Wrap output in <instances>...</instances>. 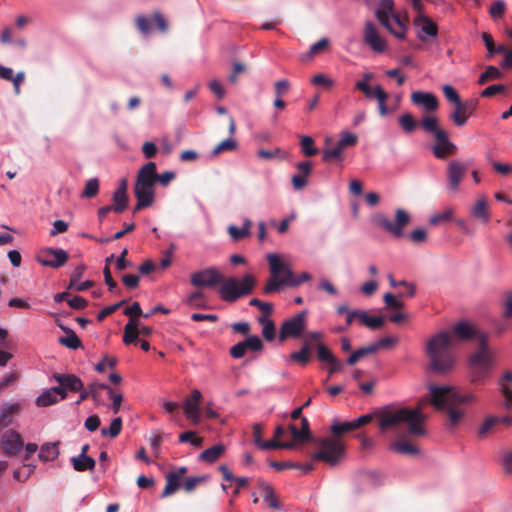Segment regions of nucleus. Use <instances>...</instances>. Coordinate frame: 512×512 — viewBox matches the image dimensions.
I'll list each match as a JSON object with an SVG mask.
<instances>
[{
	"instance_id": "44",
	"label": "nucleus",
	"mask_w": 512,
	"mask_h": 512,
	"mask_svg": "<svg viewBox=\"0 0 512 512\" xmlns=\"http://www.w3.org/2000/svg\"><path fill=\"white\" fill-rule=\"evenodd\" d=\"M300 146L302 153L308 157L318 153V149L314 146V139L311 136H301Z\"/></svg>"
},
{
	"instance_id": "22",
	"label": "nucleus",
	"mask_w": 512,
	"mask_h": 512,
	"mask_svg": "<svg viewBox=\"0 0 512 512\" xmlns=\"http://www.w3.org/2000/svg\"><path fill=\"white\" fill-rule=\"evenodd\" d=\"M299 171L298 174L292 176V185L294 189L301 190L307 185V177L312 171V163L310 161H302L296 164Z\"/></svg>"
},
{
	"instance_id": "61",
	"label": "nucleus",
	"mask_w": 512,
	"mask_h": 512,
	"mask_svg": "<svg viewBox=\"0 0 512 512\" xmlns=\"http://www.w3.org/2000/svg\"><path fill=\"white\" fill-rule=\"evenodd\" d=\"M127 301L126 300H122L116 304H113V305H110V306H107L105 307L104 309H102L98 315H97V320L99 322L103 321L106 317H108L109 315L113 314L115 311H117L124 303H126Z\"/></svg>"
},
{
	"instance_id": "5",
	"label": "nucleus",
	"mask_w": 512,
	"mask_h": 512,
	"mask_svg": "<svg viewBox=\"0 0 512 512\" xmlns=\"http://www.w3.org/2000/svg\"><path fill=\"white\" fill-rule=\"evenodd\" d=\"M453 343V335L449 332H440L427 342L426 354L434 372L446 373L452 368L454 363L451 351Z\"/></svg>"
},
{
	"instance_id": "42",
	"label": "nucleus",
	"mask_w": 512,
	"mask_h": 512,
	"mask_svg": "<svg viewBox=\"0 0 512 512\" xmlns=\"http://www.w3.org/2000/svg\"><path fill=\"white\" fill-rule=\"evenodd\" d=\"M261 449L269 450V449H294L295 442H280L278 439L273 438L269 441H263L260 445Z\"/></svg>"
},
{
	"instance_id": "54",
	"label": "nucleus",
	"mask_w": 512,
	"mask_h": 512,
	"mask_svg": "<svg viewBox=\"0 0 512 512\" xmlns=\"http://www.w3.org/2000/svg\"><path fill=\"white\" fill-rule=\"evenodd\" d=\"M499 391L504 397L503 406L507 410L512 409V389L510 387V384H502L498 383Z\"/></svg>"
},
{
	"instance_id": "45",
	"label": "nucleus",
	"mask_w": 512,
	"mask_h": 512,
	"mask_svg": "<svg viewBox=\"0 0 512 512\" xmlns=\"http://www.w3.org/2000/svg\"><path fill=\"white\" fill-rule=\"evenodd\" d=\"M419 21L422 22L421 31L423 33L431 37H435L437 35L438 27L432 20L424 16H419L416 19V23H418Z\"/></svg>"
},
{
	"instance_id": "63",
	"label": "nucleus",
	"mask_w": 512,
	"mask_h": 512,
	"mask_svg": "<svg viewBox=\"0 0 512 512\" xmlns=\"http://www.w3.org/2000/svg\"><path fill=\"white\" fill-rule=\"evenodd\" d=\"M384 303L386 304L387 308L400 310L403 308L404 303L399 301L393 294L386 293L383 297Z\"/></svg>"
},
{
	"instance_id": "38",
	"label": "nucleus",
	"mask_w": 512,
	"mask_h": 512,
	"mask_svg": "<svg viewBox=\"0 0 512 512\" xmlns=\"http://www.w3.org/2000/svg\"><path fill=\"white\" fill-rule=\"evenodd\" d=\"M88 389H89V395L90 397L94 400V402H96L97 404H100L101 403V399H100V393L102 390H106L108 395H112V388L109 387L107 384H103V383H91L89 386H88Z\"/></svg>"
},
{
	"instance_id": "24",
	"label": "nucleus",
	"mask_w": 512,
	"mask_h": 512,
	"mask_svg": "<svg viewBox=\"0 0 512 512\" xmlns=\"http://www.w3.org/2000/svg\"><path fill=\"white\" fill-rule=\"evenodd\" d=\"M453 334L460 340H469L472 338H477L479 340V337L482 335L481 333H478L473 325L465 321H460L455 324Z\"/></svg>"
},
{
	"instance_id": "17",
	"label": "nucleus",
	"mask_w": 512,
	"mask_h": 512,
	"mask_svg": "<svg viewBox=\"0 0 512 512\" xmlns=\"http://www.w3.org/2000/svg\"><path fill=\"white\" fill-rule=\"evenodd\" d=\"M0 444L6 455L13 456L22 449L23 441L17 432L9 430L3 434Z\"/></svg>"
},
{
	"instance_id": "39",
	"label": "nucleus",
	"mask_w": 512,
	"mask_h": 512,
	"mask_svg": "<svg viewBox=\"0 0 512 512\" xmlns=\"http://www.w3.org/2000/svg\"><path fill=\"white\" fill-rule=\"evenodd\" d=\"M59 343L67 348L76 350L81 347V340L73 330H68L66 336L59 338Z\"/></svg>"
},
{
	"instance_id": "37",
	"label": "nucleus",
	"mask_w": 512,
	"mask_h": 512,
	"mask_svg": "<svg viewBox=\"0 0 512 512\" xmlns=\"http://www.w3.org/2000/svg\"><path fill=\"white\" fill-rule=\"evenodd\" d=\"M113 200V211L115 213H122L124 212L128 207V195L127 193H119L115 191L112 196Z\"/></svg>"
},
{
	"instance_id": "14",
	"label": "nucleus",
	"mask_w": 512,
	"mask_h": 512,
	"mask_svg": "<svg viewBox=\"0 0 512 512\" xmlns=\"http://www.w3.org/2000/svg\"><path fill=\"white\" fill-rule=\"evenodd\" d=\"M467 171V165L458 161L452 160L447 167L448 176V189L453 193H456L459 189V185Z\"/></svg>"
},
{
	"instance_id": "49",
	"label": "nucleus",
	"mask_w": 512,
	"mask_h": 512,
	"mask_svg": "<svg viewBox=\"0 0 512 512\" xmlns=\"http://www.w3.org/2000/svg\"><path fill=\"white\" fill-rule=\"evenodd\" d=\"M121 429H122V419L120 417H117L112 420L108 429H106V428L101 429V434H102V436H109L111 438H115L120 434Z\"/></svg>"
},
{
	"instance_id": "58",
	"label": "nucleus",
	"mask_w": 512,
	"mask_h": 512,
	"mask_svg": "<svg viewBox=\"0 0 512 512\" xmlns=\"http://www.w3.org/2000/svg\"><path fill=\"white\" fill-rule=\"evenodd\" d=\"M357 142H358V137L356 134L351 133V132H343L341 134L340 140L338 141V144L340 145V147L345 149L346 147L356 145Z\"/></svg>"
},
{
	"instance_id": "43",
	"label": "nucleus",
	"mask_w": 512,
	"mask_h": 512,
	"mask_svg": "<svg viewBox=\"0 0 512 512\" xmlns=\"http://www.w3.org/2000/svg\"><path fill=\"white\" fill-rule=\"evenodd\" d=\"M469 116L460 106V102L455 105L453 112L450 114V119L454 122V124L458 127H462L466 124Z\"/></svg>"
},
{
	"instance_id": "8",
	"label": "nucleus",
	"mask_w": 512,
	"mask_h": 512,
	"mask_svg": "<svg viewBox=\"0 0 512 512\" xmlns=\"http://www.w3.org/2000/svg\"><path fill=\"white\" fill-rule=\"evenodd\" d=\"M307 326V311L303 310L286 319L280 326L279 340L281 342L290 338H299L302 336Z\"/></svg>"
},
{
	"instance_id": "57",
	"label": "nucleus",
	"mask_w": 512,
	"mask_h": 512,
	"mask_svg": "<svg viewBox=\"0 0 512 512\" xmlns=\"http://www.w3.org/2000/svg\"><path fill=\"white\" fill-rule=\"evenodd\" d=\"M245 347H246V350H251V351H261L263 349V342L262 340L256 336V335H253V336H249L247 337L244 341H243Z\"/></svg>"
},
{
	"instance_id": "15",
	"label": "nucleus",
	"mask_w": 512,
	"mask_h": 512,
	"mask_svg": "<svg viewBox=\"0 0 512 512\" xmlns=\"http://www.w3.org/2000/svg\"><path fill=\"white\" fill-rule=\"evenodd\" d=\"M399 430L402 433V436L400 437L397 434V432L394 431V433L399 438V440H397V441H395V442H393L391 444V446H390L391 449L394 450L397 453H400V454H407V455H416V454H418L419 453V448L416 445H414L412 442L406 440V438L408 436L415 437L416 435L409 434L408 427L405 424H403L399 428Z\"/></svg>"
},
{
	"instance_id": "2",
	"label": "nucleus",
	"mask_w": 512,
	"mask_h": 512,
	"mask_svg": "<svg viewBox=\"0 0 512 512\" xmlns=\"http://www.w3.org/2000/svg\"><path fill=\"white\" fill-rule=\"evenodd\" d=\"M190 283L197 288H214L220 285L218 293L221 299L233 303L252 293L256 279L252 274H246L240 280L235 277L227 278L217 267H208L194 272Z\"/></svg>"
},
{
	"instance_id": "31",
	"label": "nucleus",
	"mask_w": 512,
	"mask_h": 512,
	"mask_svg": "<svg viewBox=\"0 0 512 512\" xmlns=\"http://www.w3.org/2000/svg\"><path fill=\"white\" fill-rule=\"evenodd\" d=\"M59 442L54 443H45L41 446L40 452H39V458L42 461H53L55 460L59 455V449H58Z\"/></svg>"
},
{
	"instance_id": "25",
	"label": "nucleus",
	"mask_w": 512,
	"mask_h": 512,
	"mask_svg": "<svg viewBox=\"0 0 512 512\" xmlns=\"http://www.w3.org/2000/svg\"><path fill=\"white\" fill-rule=\"evenodd\" d=\"M394 12V1L393 0H380L379 6L375 11V16L382 26H388L390 17Z\"/></svg>"
},
{
	"instance_id": "50",
	"label": "nucleus",
	"mask_w": 512,
	"mask_h": 512,
	"mask_svg": "<svg viewBox=\"0 0 512 512\" xmlns=\"http://www.w3.org/2000/svg\"><path fill=\"white\" fill-rule=\"evenodd\" d=\"M99 192V180L97 178L89 179L85 187L82 191L81 197L83 198H93Z\"/></svg>"
},
{
	"instance_id": "11",
	"label": "nucleus",
	"mask_w": 512,
	"mask_h": 512,
	"mask_svg": "<svg viewBox=\"0 0 512 512\" xmlns=\"http://www.w3.org/2000/svg\"><path fill=\"white\" fill-rule=\"evenodd\" d=\"M363 41L374 52L383 53L387 49L385 39L379 34L377 27L371 21L365 22Z\"/></svg>"
},
{
	"instance_id": "7",
	"label": "nucleus",
	"mask_w": 512,
	"mask_h": 512,
	"mask_svg": "<svg viewBox=\"0 0 512 512\" xmlns=\"http://www.w3.org/2000/svg\"><path fill=\"white\" fill-rule=\"evenodd\" d=\"M267 260L270 267V279L264 286L265 294H272L280 289L281 286H288V282H285V269L286 264L283 263L277 254H269Z\"/></svg>"
},
{
	"instance_id": "48",
	"label": "nucleus",
	"mask_w": 512,
	"mask_h": 512,
	"mask_svg": "<svg viewBox=\"0 0 512 512\" xmlns=\"http://www.w3.org/2000/svg\"><path fill=\"white\" fill-rule=\"evenodd\" d=\"M343 150L344 149L340 147L338 143L332 148L324 149L322 153V160L324 162H330L332 160H341Z\"/></svg>"
},
{
	"instance_id": "1",
	"label": "nucleus",
	"mask_w": 512,
	"mask_h": 512,
	"mask_svg": "<svg viewBox=\"0 0 512 512\" xmlns=\"http://www.w3.org/2000/svg\"><path fill=\"white\" fill-rule=\"evenodd\" d=\"M425 403V400H421L414 408L386 406L374 413L365 414L353 420L354 426L357 430L371 423L372 420L376 418L378 419L379 429L382 433L393 430L401 437L402 433L399 428L405 424L408 427L409 434L424 435L425 429L423 428V423L426 420V415L423 414L422 409Z\"/></svg>"
},
{
	"instance_id": "29",
	"label": "nucleus",
	"mask_w": 512,
	"mask_h": 512,
	"mask_svg": "<svg viewBox=\"0 0 512 512\" xmlns=\"http://www.w3.org/2000/svg\"><path fill=\"white\" fill-rule=\"evenodd\" d=\"M310 351L311 346L308 340H304L302 348L299 351L290 354V360L305 366L311 360Z\"/></svg>"
},
{
	"instance_id": "23",
	"label": "nucleus",
	"mask_w": 512,
	"mask_h": 512,
	"mask_svg": "<svg viewBox=\"0 0 512 512\" xmlns=\"http://www.w3.org/2000/svg\"><path fill=\"white\" fill-rule=\"evenodd\" d=\"M53 378L64 387L66 392H78L83 388V382L74 374H54Z\"/></svg>"
},
{
	"instance_id": "51",
	"label": "nucleus",
	"mask_w": 512,
	"mask_h": 512,
	"mask_svg": "<svg viewBox=\"0 0 512 512\" xmlns=\"http://www.w3.org/2000/svg\"><path fill=\"white\" fill-rule=\"evenodd\" d=\"M453 217V209L452 208H447L445 209L444 211L442 212H438V213H435L433 214L430 219H429V222L431 225H439L441 223H444V222H447L449 220H451Z\"/></svg>"
},
{
	"instance_id": "9",
	"label": "nucleus",
	"mask_w": 512,
	"mask_h": 512,
	"mask_svg": "<svg viewBox=\"0 0 512 512\" xmlns=\"http://www.w3.org/2000/svg\"><path fill=\"white\" fill-rule=\"evenodd\" d=\"M410 222L409 214L403 209H397L395 213V222L391 221L383 215L375 218V223L389 232L393 236L399 238L403 236V228Z\"/></svg>"
},
{
	"instance_id": "19",
	"label": "nucleus",
	"mask_w": 512,
	"mask_h": 512,
	"mask_svg": "<svg viewBox=\"0 0 512 512\" xmlns=\"http://www.w3.org/2000/svg\"><path fill=\"white\" fill-rule=\"evenodd\" d=\"M411 101L414 105L422 106L427 112L438 109L437 97L430 92L415 91L411 94Z\"/></svg>"
},
{
	"instance_id": "16",
	"label": "nucleus",
	"mask_w": 512,
	"mask_h": 512,
	"mask_svg": "<svg viewBox=\"0 0 512 512\" xmlns=\"http://www.w3.org/2000/svg\"><path fill=\"white\" fill-rule=\"evenodd\" d=\"M68 254L63 249L48 248L43 252V258L39 262L43 266L59 268L68 261Z\"/></svg>"
},
{
	"instance_id": "59",
	"label": "nucleus",
	"mask_w": 512,
	"mask_h": 512,
	"mask_svg": "<svg viewBox=\"0 0 512 512\" xmlns=\"http://www.w3.org/2000/svg\"><path fill=\"white\" fill-rule=\"evenodd\" d=\"M249 304L251 306L257 307L260 311L263 312V316H269L273 312V304L269 302H263L257 298H253L250 300Z\"/></svg>"
},
{
	"instance_id": "56",
	"label": "nucleus",
	"mask_w": 512,
	"mask_h": 512,
	"mask_svg": "<svg viewBox=\"0 0 512 512\" xmlns=\"http://www.w3.org/2000/svg\"><path fill=\"white\" fill-rule=\"evenodd\" d=\"M497 424H499L498 417L489 416L485 419L483 424L478 430L479 437L485 436L488 432H490Z\"/></svg>"
},
{
	"instance_id": "53",
	"label": "nucleus",
	"mask_w": 512,
	"mask_h": 512,
	"mask_svg": "<svg viewBox=\"0 0 512 512\" xmlns=\"http://www.w3.org/2000/svg\"><path fill=\"white\" fill-rule=\"evenodd\" d=\"M329 46V40L322 38L318 42L314 43L306 54L307 58H313L315 55L324 52Z\"/></svg>"
},
{
	"instance_id": "4",
	"label": "nucleus",
	"mask_w": 512,
	"mask_h": 512,
	"mask_svg": "<svg viewBox=\"0 0 512 512\" xmlns=\"http://www.w3.org/2000/svg\"><path fill=\"white\" fill-rule=\"evenodd\" d=\"M356 430L354 421L334 422L331 432L334 437H327L317 441L320 449L312 454L311 459L335 465L343 457L345 446L340 436Z\"/></svg>"
},
{
	"instance_id": "21",
	"label": "nucleus",
	"mask_w": 512,
	"mask_h": 512,
	"mask_svg": "<svg viewBox=\"0 0 512 512\" xmlns=\"http://www.w3.org/2000/svg\"><path fill=\"white\" fill-rule=\"evenodd\" d=\"M157 177V167L154 162H148L138 171L136 182L138 184L154 187Z\"/></svg>"
},
{
	"instance_id": "13",
	"label": "nucleus",
	"mask_w": 512,
	"mask_h": 512,
	"mask_svg": "<svg viewBox=\"0 0 512 512\" xmlns=\"http://www.w3.org/2000/svg\"><path fill=\"white\" fill-rule=\"evenodd\" d=\"M153 329L149 326L139 327V320L130 318L124 327L123 342L125 345L136 344L139 335L150 336Z\"/></svg>"
},
{
	"instance_id": "41",
	"label": "nucleus",
	"mask_w": 512,
	"mask_h": 512,
	"mask_svg": "<svg viewBox=\"0 0 512 512\" xmlns=\"http://www.w3.org/2000/svg\"><path fill=\"white\" fill-rule=\"evenodd\" d=\"M55 389H48L39 395L36 399V404L39 407H47L55 404L58 401L57 395L54 394Z\"/></svg>"
},
{
	"instance_id": "40",
	"label": "nucleus",
	"mask_w": 512,
	"mask_h": 512,
	"mask_svg": "<svg viewBox=\"0 0 512 512\" xmlns=\"http://www.w3.org/2000/svg\"><path fill=\"white\" fill-rule=\"evenodd\" d=\"M503 76L502 72L495 66H488L486 70L480 75L478 84L483 85L488 81L501 79Z\"/></svg>"
},
{
	"instance_id": "20",
	"label": "nucleus",
	"mask_w": 512,
	"mask_h": 512,
	"mask_svg": "<svg viewBox=\"0 0 512 512\" xmlns=\"http://www.w3.org/2000/svg\"><path fill=\"white\" fill-rule=\"evenodd\" d=\"M187 472L186 467H180L176 471H171L166 475V485L161 494L162 498L168 497L174 494L181 486V479Z\"/></svg>"
},
{
	"instance_id": "27",
	"label": "nucleus",
	"mask_w": 512,
	"mask_h": 512,
	"mask_svg": "<svg viewBox=\"0 0 512 512\" xmlns=\"http://www.w3.org/2000/svg\"><path fill=\"white\" fill-rule=\"evenodd\" d=\"M270 466L274 469L281 471L284 469H300L302 473H309L314 469L313 464L307 463V464H300L292 461H284V462H278V461H272L270 463Z\"/></svg>"
},
{
	"instance_id": "30",
	"label": "nucleus",
	"mask_w": 512,
	"mask_h": 512,
	"mask_svg": "<svg viewBox=\"0 0 512 512\" xmlns=\"http://www.w3.org/2000/svg\"><path fill=\"white\" fill-rule=\"evenodd\" d=\"M225 452V446L223 444H216L200 454V459L207 463H213L218 460Z\"/></svg>"
},
{
	"instance_id": "52",
	"label": "nucleus",
	"mask_w": 512,
	"mask_h": 512,
	"mask_svg": "<svg viewBox=\"0 0 512 512\" xmlns=\"http://www.w3.org/2000/svg\"><path fill=\"white\" fill-rule=\"evenodd\" d=\"M317 357L321 362H325L328 364H330L331 362H335L336 358L332 354L331 350L322 343L317 345Z\"/></svg>"
},
{
	"instance_id": "60",
	"label": "nucleus",
	"mask_w": 512,
	"mask_h": 512,
	"mask_svg": "<svg viewBox=\"0 0 512 512\" xmlns=\"http://www.w3.org/2000/svg\"><path fill=\"white\" fill-rule=\"evenodd\" d=\"M506 10V4L502 0H497L492 3L489 9V13L492 18H501Z\"/></svg>"
},
{
	"instance_id": "3",
	"label": "nucleus",
	"mask_w": 512,
	"mask_h": 512,
	"mask_svg": "<svg viewBox=\"0 0 512 512\" xmlns=\"http://www.w3.org/2000/svg\"><path fill=\"white\" fill-rule=\"evenodd\" d=\"M429 389L430 403L437 410H446L450 427H456L465 417L466 412L459 408L460 405L473 404L478 401L475 394L461 393L450 386L430 385Z\"/></svg>"
},
{
	"instance_id": "62",
	"label": "nucleus",
	"mask_w": 512,
	"mask_h": 512,
	"mask_svg": "<svg viewBox=\"0 0 512 512\" xmlns=\"http://www.w3.org/2000/svg\"><path fill=\"white\" fill-rule=\"evenodd\" d=\"M505 91L506 87L503 84L490 85L480 93V96L484 98H489L496 94L503 93Z\"/></svg>"
},
{
	"instance_id": "55",
	"label": "nucleus",
	"mask_w": 512,
	"mask_h": 512,
	"mask_svg": "<svg viewBox=\"0 0 512 512\" xmlns=\"http://www.w3.org/2000/svg\"><path fill=\"white\" fill-rule=\"evenodd\" d=\"M236 148H237V142L232 138H228V139L221 141L217 146H215L212 153H213V155H218L224 151H233Z\"/></svg>"
},
{
	"instance_id": "18",
	"label": "nucleus",
	"mask_w": 512,
	"mask_h": 512,
	"mask_svg": "<svg viewBox=\"0 0 512 512\" xmlns=\"http://www.w3.org/2000/svg\"><path fill=\"white\" fill-rule=\"evenodd\" d=\"M436 144L433 146V154L436 158L444 159L447 155L453 154L456 150V146L449 140L448 133L438 132Z\"/></svg>"
},
{
	"instance_id": "28",
	"label": "nucleus",
	"mask_w": 512,
	"mask_h": 512,
	"mask_svg": "<svg viewBox=\"0 0 512 512\" xmlns=\"http://www.w3.org/2000/svg\"><path fill=\"white\" fill-rule=\"evenodd\" d=\"M20 411L21 405L17 403L3 408L0 413V429L8 427L13 421V416L18 414Z\"/></svg>"
},
{
	"instance_id": "26",
	"label": "nucleus",
	"mask_w": 512,
	"mask_h": 512,
	"mask_svg": "<svg viewBox=\"0 0 512 512\" xmlns=\"http://www.w3.org/2000/svg\"><path fill=\"white\" fill-rule=\"evenodd\" d=\"M471 214L481 220L483 223H488L490 220V211L488 203L484 197L479 198L471 209Z\"/></svg>"
},
{
	"instance_id": "46",
	"label": "nucleus",
	"mask_w": 512,
	"mask_h": 512,
	"mask_svg": "<svg viewBox=\"0 0 512 512\" xmlns=\"http://www.w3.org/2000/svg\"><path fill=\"white\" fill-rule=\"evenodd\" d=\"M376 352V347H374L372 344L367 346V347H363V348H360V349H357L355 352H353L347 359V364L348 365H354L360 358L366 356V355H370V354H373Z\"/></svg>"
},
{
	"instance_id": "35",
	"label": "nucleus",
	"mask_w": 512,
	"mask_h": 512,
	"mask_svg": "<svg viewBox=\"0 0 512 512\" xmlns=\"http://www.w3.org/2000/svg\"><path fill=\"white\" fill-rule=\"evenodd\" d=\"M420 125L425 132L432 134L434 137H437L438 132L445 131L438 127V119L434 116H424Z\"/></svg>"
},
{
	"instance_id": "10",
	"label": "nucleus",
	"mask_w": 512,
	"mask_h": 512,
	"mask_svg": "<svg viewBox=\"0 0 512 512\" xmlns=\"http://www.w3.org/2000/svg\"><path fill=\"white\" fill-rule=\"evenodd\" d=\"M355 89L361 91L366 98H375L377 100L378 110L381 116H386L388 114V107L386 105L388 94L380 85L371 88L370 85H366L365 83H355Z\"/></svg>"
},
{
	"instance_id": "33",
	"label": "nucleus",
	"mask_w": 512,
	"mask_h": 512,
	"mask_svg": "<svg viewBox=\"0 0 512 512\" xmlns=\"http://www.w3.org/2000/svg\"><path fill=\"white\" fill-rule=\"evenodd\" d=\"M73 468L78 472L93 470L95 468V460L92 457H73L71 459Z\"/></svg>"
},
{
	"instance_id": "12",
	"label": "nucleus",
	"mask_w": 512,
	"mask_h": 512,
	"mask_svg": "<svg viewBox=\"0 0 512 512\" xmlns=\"http://www.w3.org/2000/svg\"><path fill=\"white\" fill-rule=\"evenodd\" d=\"M202 400V393L198 389L192 390L191 394L185 398L183 409L187 418L197 425L201 420L199 405Z\"/></svg>"
},
{
	"instance_id": "64",
	"label": "nucleus",
	"mask_w": 512,
	"mask_h": 512,
	"mask_svg": "<svg viewBox=\"0 0 512 512\" xmlns=\"http://www.w3.org/2000/svg\"><path fill=\"white\" fill-rule=\"evenodd\" d=\"M136 27L143 35H148L151 32L150 21L145 16L140 15L136 18Z\"/></svg>"
},
{
	"instance_id": "36",
	"label": "nucleus",
	"mask_w": 512,
	"mask_h": 512,
	"mask_svg": "<svg viewBox=\"0 0 512 512\" xmlns=\"http://www.w3.org/2000/svg\"><path fill=\"white\" fill-rule=\"evenodd\" d=\"M311 279V275L307 272H303L299 277H295L292 270L286 264L285 269V282H288V286H298Z\"/></svg>"
},
{
	"instance_id": "47",
	"label": "nucleus",
	"mask_w": 512,
	"mask_h": 512,
	"mask_svg": "<svg viewBox=\"0 0 512 512\" xmlns=\"http://www.w3.org/2000/svg\"><path fill=\"white\" fill-rule=\"evenodd\" d=\"M398 122L406 133H412L418 125L413 115L410 113L401 115L398 118Z\"/></svg>"
},
{
	"instance_id": "34",
	"label": "nucleus",
	"mask_w": 512,
	"mask_h": 512,
	"mask_svg": "<svg viewBox=\"0 0 512 512\" xmlns=\"http://www.w3.org/2000/svg\"><path fill=\"white\" fill-rule=\"evenodd\" d=\"M259 323L263 325L262 336L266 341H273L276 334L274 322L266 316H261L258 319Z\"/></svg>"
},
{
	"instance_id": "32",
	"label": "nucleus",
	"mask_w": 512,
	"mask_h": 512,
	"mask_svg": "<svg viewBox=\"0 0 512 512\" xmlns=\"http://www.w3.org/2000/svg\"><path fill=\"white\" fill-rule=\"evenodd\" d=\"M134 194L137 200L142 199L144 201H148L151 204H153L155 199L154 188L151 186L135 183Z\"/></svg>"
},
{
	"instance_id": "6",
	"label": "nucleus",
	"mask_w": 512,
	"mask_h": 512,
	"mask_svg": "<svg viewBox=\"0 0 512 512\" xmlns=\"http://www.w3.org/2000/svg\"><path fill=\"white\" fill-rule=\"evenodd\" d=\"M494 356V352L488 347L487 336L481 335L477 351L469 358L472 382L481 381L489 374L494 364Z\"/></svg>"
}]
</instances>
